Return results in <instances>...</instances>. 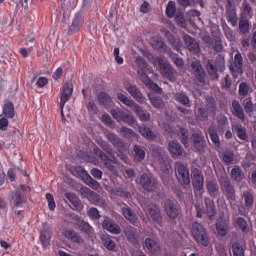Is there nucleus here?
<instances>
[{
    "mask_svg": "<svg viewBox=\"0 0 256 256\" xmlns=\"http://www.w3.org/2000/svg\"><path fill=\"white\" fill-rule=\"evenodd\" d=\"M249 90H251L249 83L242 82L238 86V95L242 98L247 97V95L249 94Z\"/></svg>",
    "mask_w": 256,
    "mask_h": 256,
    "instance_id": "c03bdc74",
    "label": "nucleus"
},
{
    "mask_svg": "<svg viewBox=\"0 0 256 256\" xmlns=\"http://www.w3.org/2000/svg\"><path fill=\"white\" fill-rule=\"evenodd\" d=\"M75 222L77 223V227L80 228V231H82V233H91V225H89L88 222L82 220V217L75 216Z\"/></svg>",
    "mask_w": 256,
    "mask_h": 256,
    "instance_id": "f704fd0d",
    "label": "nucleus"
},
{
    "mask_svg": "<svg viewBox=\"0 0 256 256\" xmlns=\"http://www.w3.org/2000/svg\"><path fill=\"white\" fill-rule=\"evenodd\" d=\"M208 136L210 137V141L212 142V146L219 149L221 147V143L219 142V135L215 128L208 127Z\"/></svg>",
    "mask_w": 256,
    "mask_h": 256,
    "instance_id": "72a5a7b5",
    "label": "nucleus"
},
{
    "mask_svg": "<svg viewBox=\"0 0 256 256\" xmlns=\"http://www.w3.org/2000/svg\"><path fill=\"white\" fill-rule=\"evenodd\" d=\"M45 200L48 201V209H50V211H54V208L57 207L54 203V196H52L51 193H47L45 194Z\"/></svg>",
    "mask_w": 256,
    "mask_h": 256,
    "instance_id": "13d9d810",
    "label": "nucleus"
},
{
    "mask_svg": "<svg viewBox=\"0 0 256 256\" xmlns=\"http://www.w3.org/2000/svg\"><path fill=\"white\" fill-rule=\"evenodd\" d=\"M231 179L235 181V183H240L244 180V172L240 167H234L231 169Z\"/></svg>",
    "mask_w": 256,
    "mask_h": 256,
    "instance_id": "c9c22d12",
    "label": "nucleus"
},
{
    "mask_svg": "<svg viewBox=\"0 0 256 256\" xmlns=\"http://www.w3.org/2000/svg\"><path fill=\"white\" fill-rule=\"evenodd\" d=\"M87 111L91 115H96L98 113V106H96L95 102H89L87 103Z\"/></svg>",
    "mask_w": 256,
    "mask_h": 256,
    "instance_id": "69168bd1",
    "label": "nucleus"
},
{
    "mask_svg": "<svg viewBox=\"0 0 256 256\" xmlns=\"http://www.w3.org/2000/svg\"><path fill=\"white\" fill-rule=\"evenodd\" d=\"M233 158H234V155H233V152H231V151H226V152L222 153V162L225 165H232Z\"/></svg>",
    "mask_w": 256,
    "mask_h": 256,
    "instance_id": "603ef678",
    "label": "nucleus"
},
{
    "mask_svg": "<svg viewBox=\"0 0 256 256\" xmlns=\"http://www.w3.org/2000/svg\"><path fill=\"white\" fill-rule=\"evenodd\" d=\"M103 245L107 249V251H114V248L116 247V244H114V241L109 238H105Z\"/></svg>",
    "mask_w": 256,
    "mask_h": 256,
    "instance_id": "680f3d73",
    "label": "nucleus"
},
{
    "mask_svg": "<svg viewBox=\"0 0 256 256\" xmlns=\"http://www.w3.org/2000/svg\"><path fill=\"white\" fill-rule=\"evenodd\" d=\"M64 237L73 243H77V244L84 243V240L82 239L80 234H77L75 230H71V229L64 230Z\"/></svg>",
    "mask_w": 256,
    "mask_h": 256,
    "instance_id": "c756f323",
    "label": "nucleus"
},
{
    "mask_svg": "<svg viewBox=\"0 0 256 256\" xmlns=\"http://www.w3.org/2000/svg\"><path fill=\"white\" fill-rule=\"evenodd\" d=\"M110 113L112 114L111 118H114L118 123H126L128 125L135 124V116L125 113L119 109H112Z\"/></svg>",
    "mask_w": 256,
    "mask_h": 256,
    "instance_id": "2eb2a0df",
    "label": "nucleus"
},
{
    "mask_svg": "<svg viewBox=\"0 0 256 256\" xmlns=\"http://www.w3.org/2000/svg\"><path fill=\"white\" fill-rule=\"evenodd\" d=\"M164 213H167V217L171 220H175L180 215V208L178 204L173 202L172 200H167L164 202Z\"/></svg>",
    "mask_w": 256,
    "mask_h": 256,
    "instance_id": "f3484780",
    "label": "nucleus"
},
{
    "mask_svg": "<svg viewBox=\"0 0 256 256\" xmlns=\"http://www.w3.org/2000/svg\"><path fill=\"white\" fill-rule=\"evenodd\" d=\"M146 214L151 217V220L162 227V215L160 214V207L150 204L146 207Z\"/></svg>",
    "mask_w": 256,
    "mask_h": 256,
    "instance_id": "a211bd4d",
    "label": "nucleus"
},
{
    "mask_svg": "<svg viewBox=\"0 0 256 256\" xmlns=\"http://www.w3.org/2000/svg\"><path fill=\"white\" fill-rule=\"evenodd\" d=\"M73 176H84L87 175V171L82 166H75L72 169Z\"/></svg>",
    "mask_w": 256,
    "mask_h": 256,
    "instance_id": "0e129e2a",
    "label": "nucleus"
},
{
    "mask_svg": "<svg viewBox=\"0 0 256 256\" xmlns=\"http://www.w3.org/2000/svg\"><path fill=\"white\" fill-rule=\"evenodd\" d=\"M190 235L192 236V239H194V242H196V245L208 247L210 243L208 232L205 230V228H203L201 223L192 222L190 225Z\"/></svg>",
    "mask_w": 256,
    "mask_h": 256,
    "instance_id": "6e6552de",
    "label": "nucleus"
},
{
    "mask_svg": "<svg viewBox=\"0 0 256 256\" xmlns=\"http://www.w3.org/2000/svg\"><path fill=\"white\" fill-rule=\"evenodd\" d=\"M103 229L114 235L121 234V227H119V225L115 224L114 222H112V220L109 219L103 220Z\"/></svg>",
    "mask_w": 256,
    "mask_h": 256,
    "instance_id": "cd10ccee",
    "label": "nucleus"
},
{
    "mask_svg": "<svg viewBox=\"0 0 256 256\" xmlns=\"http://www.w3.org/2000/svg\"><path fill=\"white\" fill-rule=\"evenodd\" d=\"M164 14H166L169 19L173 18V16L176 15V3L169 1V3H167V9L164 10Z\"/></svg>",
    "mask_w": 256,
    "mask_h": 256,
    "instance_id": "49530a36",
    "label": "nucleus"
},
{
    "mask_svg": "<svg viewBox=\"0 0 256 256\" xmlns=\"http://www.w3.org/2000/svg\"><path fill=\"white\" fill-rule=\"evenodd\" d=\"M98 103L103 105V107L108 108L112 106V97L107 94V92L98 93Z\"/></svg>",
    "mask_w": 256,
    "mask_h": 256,
    "instance_id": "2f4dec72",
    "label": "nucleus"
},
{
    "mask_svg": "<svg viewBox=\"0 0 256 256\" xmlns=\"http://www.w3.org/2000/svg\"><path fill=\"white\" fill-rule=\"evenodd\" d=\"M4 116L9 119H13L14 113H13V103L8 102L4 104L3 110H2Z\"/></svg>",
    "mask_w": 256,
    "mask_h": 256,
    "instance_id": "09e8293b",
    "label": "nucleus"
},
{
    "mask_svg": "<svg viewBox=\"0 0 256 256\" xmlns=\"http://www.w3.org/2000/svg\"><path fill=\"white\" fill-rule=\"evenodd\" d=\"M169 154L172 157L183 156V146H180L177 141H169Z\"/></svg>",
    "mask_w": 256,
    "mask_h": 256,
    "instance_id": "c85d7f7f",
    "label": "nucleus"
},
{
    "mask_svg": "<svg viewBox=\"0 0 256 256\" xmlns=\"http://www.w3.org/2000/svg\"><path fill=\"white\" fill-rule=\"evenodd\" d=\"M132 160L135 161V163H141L146 158V152L144 151V148L139 147L138 145L132 146Z\"/></svg>",
    "mask_w": 256,
    "mask_h": 256,
    "instance_id": "a878e982",
    "label": "nucleus"
},
{
    "mask_svg": "<svg viewBox=\"0 0 256 256\" xmlns=\"http://www.w3.org/2000/svg\"><path fill=\"white\" fill-rule=\"evenodd\" d=\"M64 197H66L68 202L71 203V205H73L75 209L80 208V204H81L80 199L77 198V196L73 192H66L64 194Z\"/></svg>",
    "mask_w": 256,
    "mask_h": 256,
    "instance_id": "58836bf2",
    "label": "nucleus"
},
{
    "mask_svg": "<svg viewBox=\"0 0 256 256\" xmlns=\"http://www.w3.org/2000/svg\"><path fill=\"white\" fill-rule=\"evenodd\" d=\"M120 133L123 138H126L128 140L135 139L136 137L135 131L128 127H121Z\"/></svg>",
    "mask_w": 256,
    "mask_h": 256,
    "instance_id": "de8ad7c7",
    "label": "nucleus"
},
{
    "mask_svg": "<svg viewBox=\"0 0 256 256\" xmlns=\"http://www.w3.org/2000/svg\"><path fill=\"white\" fill-rule=\"evenodd\" d=\"M178 131H179L180 143H182L183 145H187V141L189 139L187 129H185L184 127H180Z\"/></svg>",
    "mask_w": 256,
    "mask_h": 256,
    "instance_id": "864d4df0",
    "label": "nucleus"
},
{
    "mask_svg": "<svg viewBox=\"0 0 256 256\" xmlns=\"http://www.w3.org/2000/svg\"><path fill=\"white\" fill-rule=\"evenodd\" d=\"M235 225H238V229H240L242 234L249 233V225L247 224V220H244V218L238 217L235 219Z\"/></svg>",
    "mask_w": 256,
    "mask_h": 256,
    "instance_id": "ea45409f",
    "label": "nucleus"
},
{
    "mask_svg": "<svg viewBox=\"0 0 256 256\" xmlns=\"http://www.w3.org/2000/svg\"><path fill=\"white\" fill-rule=\"evenodd\" d=\"M139 134L148 141L155 140V133L151 130V127L139 126Z\"/></svg>",
    "mask_w": 256,
    "mask_h": 256,
    "instance_id": "7c9ffc66",
    "label": "nucleus"
},
{
    "mask_svg": "<svg viewBox=\"0 0 256 256\" xmlns=\"http://www.w3.org/2000/svg\"><path fill=\"white\" fill-rule=\"evenodd\" d=\"M229 70L233 78H238V76L242 75V54H240V52L235 53L233 56V63L229 65Z\"/></svg>",
    "mask_w": 256,
    "mask_h": 256,
    "instance_id": "dca6fc26",
    "label": "nucleus"
},
{
    "mask_svg": "<svg viewBox=\"0 0 256 256\" xmlns=\"http://www.w3.org/2000/svg\"><path fill=\"white\" fill-rule=\"evenodd\" d=\"M172 18H174V21L176 22V25H178V27L185 29L186 23H185V17L183 16V14H176Z\"/></svg>",
    "mask_w": 256,
    "mask_h": 256,
    "instance_id": "6e6d98bb",
    "label": "nucleus"
},
{
    "mask_svg": "<svg viewBox=\"0 0 256 256\" xmlns=\"http://www.w3.org/2000/svg\"><path fill=\"white\" fill-rule=\"evenodd\" d=\"M176 179L180 185L192 184L195 192L203 190V174L199 168H192V176L189 175V168L182 163L176 165Z\"/></svg>",
    "mask_w": 256,
    "mask_h": 256,
    "instance_id": "f03ea898",
    "label": "nucleus"
},
{
    "mask_svg": "<svg viewBox=\"0 0 256 256\" xmlns=\"http://www.w3.org/2000/svg\"><path fill=\"white\" fill-rule=\"evenodd\" d=\"M252 112H254V103H252L251 100L245 102V108L243 109L242 106H240V102L237 100L231 102V113L235 118H238L240 122H244V113L251 114Z\"/></svg>",
    "mask_w": 256,
    "mask_h": 256,
    "instance_id": "9d476101",
    "label": "nucleus"
},
{
    "mask_svg": "<svg viewBox=\"0 0 256 256\" xmlns=\"http://www.w3.org/2000/svg\"><path fill=\"white\" fill-rule=\"evenodd\" d=\"M242 199H245V207L247 208L254 204V194H251V191H245L242 194Z\"/></svg>",
    "mask_w": 256,
    "mask_h": 256,
    "instance_id": "8fccbe9b",
    "label": "nucleus"
},
{
    "mask_svg": "<svg viewBox=\"0 0 256 256\" xmlns=\"http://www.w3.org/2000/svg\"><path fill=\"white\" fill-rule=\"evenodd\" d=\"M218 182L215 180H208L206 182V190L210 196L215 195L219 190L222 191V194L226 196V200L234 202L235 201V186L231 183V180L228 179V176L222 175L219 176Z\"/></svg>",
    "mask_w": 256,
    "mask_h": 256,
    "instance_id": "7ed1b4c3",
    "label": "nucleus"
},
{
    "mask_svg": "<svg viewBox=\"0 0 256 256\" xmlns=\"http://www.w3.org/2000/svg\"><path fill=\"white\" fill-rule=\"evenodd\" d=\"M203 204L206 205V209L204 210L203 208H201V204L199 203L194 204L196 218L201 219L203 217V214H206V216L208 217V220H212V218H215V215L217 213V210L215 208V201L206 197V198H203Z\"/></svg>",
    "mask_w": 256,
    "mask_h": 256,
    "instance_id": "1a4fd4ad",
    "label": "nucleus"
},
{
    "mask_svg": "<svg viewBox=\"0 0 256 256\" xmlns=\"http://www.w3.org/2000/svg\"><path fill=\"white\" fill-rule=\"evenodd\" d=\"M123 217L131 224H137V215L130 208L122 209Z\"/></svg>",
    "mask_w": 256,
    "mask_h": 256,
    "instance_id": "e433bc0d",
    "label": "nucleus"
},
{
    "mask_svg": "<svg viewBox=\"0 0 256 256\" xmlns=\"http://www.w3.org/2000/svg\"><path fill=\"white\" fill-rule=\"evenodd\" d=\"M207 45L212 47V51H215V53H221V51H223L224 49L223 45H221V40H219V38H215L214 43H210Z\"/></svg>",
    "mask_w": 256,
    "mask_h": 256,
    "instance_id": "5fc2aeb1",
    "label": "nucleus"
},
{
    "mask_svg": "<svg viewBox=\"0 0 256 256\" xmlns=\"http://www.w3.org/2000/svg\"><path fill=\"white\" fill-rule=\"evenodd\" d=\"M124 233H126V237L128 238L129 242H135L137 240V229L132 228L130 226L126 227V229L123 230Z\"/></svg>",
    "mask_w": 256,
    "mask_h": 256,
    "instance_id": "79ce46f5",
    "label": "nucleus"
},
{
    "mask_svg": "<svg viewBox=\"0 0 256 256\" xmlns=\"http://www.w3.org/2000/svg\"><path fill=\"white\" fill-rule=\"evenodd\" d=\"M114 195L122 197V198H128L130 193L123 190L121 187L114 188Z\"/></svg>",
    "mask_w": 256,
    "mask_h": 256,
    "instance_id": "e2e57ef3",
    "label": "nucleus"
},
{
    "mask_svg": "<svg viewBox=\"0 0 256 256\" xmlns=\"http://www.w3.org/2000/svg\"><path fill=\"white\" fill-rule=\"evenodd\" d=\"M137 183L142 186V189H144L146 192H155L157 189V180L153 178V176L146 173L139 175V178H137Z\"/></svg>",
    "mask_w": 256,
    "mask_h": 256,
    "instance_id": "4468645a",
    "label": "nucleus"
},
{
    "mask_svg": "<svg viewBox=\"0 0 256 256\" xmlns=\"http://www.w3.org/2000/svg\"><path fill=\"white\" fill-rule=\"evenodd\" d=\"M148 100L151 101V105L155 107V109H162L164 108V102L160 98V96H157L155 94H148Z\"/></svg>",
    "mask_w": 256,
    "mask_h": 256,
    "instance_id": "4c0bfd02",
    "label": "nucleus"
},
{
    "mask_svg": "<svg viewBox=\"0 0 256 256\" xmlns=\"http://www.w3.org/2000/svg\"><path fill=\"white\" fill-rule=\"evenodd\" d=\"M87 214H88L89 218H91L93 220L100 219V213H99L98 209L95 207H91L89 209V211L87 212Z\"/></svg>",
    "mask_w": 256,
    "mask_h": 256,
    "instance_id": "052dcab7",
    "label": "nucleus"
},
{
    "mask_svg": "<svg viewBox=\"0 0 256 256\" xmlns=\"http://www.w3.org/2000/svg\"><path fill=\"white\" fill-rule=\"evenodd\" d=\"M151 46L160 53H167L171 51V49H167V44L164 43L162 37L151 38Z\"/></svg>",
    "mask_w": 256,
    "mask_h": 256,
    "instance_id": "b1692460",
    "label": "nucleus"
},
{
    "mask_svg": "<svg viewBox=\"0 0 256 256\" xmlns=\"http://www.w3.org/2000/svg\"><path fill=\"white\" fill-rule=\"evenodd\" d=\"M231 251L233 253V256H244V249L242 248V245L240 243L235 242L231 245Z\"/></svg>",
    "mask_w": 256,
    "mask_h": 256,
    "instance_id": "3c124183",
    "label": "nucleus"
},
{
    "mask_svg": "<svg viewBox=\"0 0 256 256\" xmlns=\"http://www.w3.org/2000/svg\"><path fill=\"white\" fill-rule=\"evenodd\" d=\"M217 127L222 130L226 129V127H228V118H226V116H219Z\"/></svg>",
    "mask_w": 256,
    "mask_h": 256,
    "instance_id": "bf43d9fd",
    "label": "nucleus"
},
{
    "mask_svg": "<svg viewBox=\"0 0 256 256\" xmlns=\"http://www.w3.org/2000/svg\"><path fill=\"white\" fill-rule=\"evenodd\" d=\"M80 194L82 195V197L84 199L89 200V202L92 205H96L100 208H105V206H106L105 200H103V198H100V195H98V193L91 191L87 187H82L80 189Z\"/></svg>",
    "mask_w": 256,
    "mask_h": 256,
    "instance_id": "ddd939ff",
    "label": "nucleus"
},
{
    "mask_svg": "<svg viewBox=\"0 0 256 256\" xmlns=\"http://www.w3.org/2000/svg\"><path fill=\"white\" fill-rule=\"evenodd\" d=\"M226 22L231 24V27L238 26L242 34L249 33V20L244 17L238 20V14L235 13V8L231 5V1L226 4Z\"/></svg>",
    "mask_w": 256,
    "mask_h": 256,
    "instance_id": "39448f33",
    "label": "nucleus"
},
{
    "mask_svg": "<svg viewBox=\"0 0 256 256\" xmlns=\"http://www.w3.org/2000/svg\"><path fill=\"white\" fill-rule=\"evenodd\" d=\"M167 54L169 55L171 61L174 62V65H176V67L180 68L184 66L183 58L178 57V54L174 53L171 50L167 51Z\"/></svg>",
    "mask_w": 256,
    "mask_h": 256,
    "instance_id": "37998d69",
    "label": "nucleus"
},
{
    "mask_svg": "<svg viewBox=\"0 0 256 256\" xmlns=\"http://www.w3.org/2000/svg\"><path fill=\"white\" fill-rule=\"evenodd\" d=\"M174 100H176V103L183 105L185 107H189V98L185 93L178 92L174 95Z\"/></svg>",
    "mask_w": 256,
    "mask_h": 256,
    "instance_id": "a19ab883",
    "label": "nucleus"
},
{
    "mask_svg": "<svg viewBox=\"0 0 256 256\" xmlns=\"http://www.w3.org/2000/svg\"><path fill=\"white\" fill-rule=\"evenodd\" d=\"M126 91H128V94L132 97V99H135L137 103L144 104L146 101V98H144V95L141 94V91H139V88L135 85H130L126 87Z\"/></svg>",
    "mask_w": 256,
    "mask_h": 256,
    "instance_id": "412c9836",
    "label": "nucleus"
},
{
    "mask_svg": "<svg viewBox=\"0 0 256 256\" xmlns=\"http://www.w3.org/2000/svg\"><path fill=\"white\" fill-rule=\"evenodd\" d=\"M38 238H40L41 245L44 248L50 246V238H51L50 231H47V230L41 231V235Z\"/></svg>",
    "mask_w": 256,
    "mask_h": 256,
    "instance_id": "a18cd8bd",
    "label": "nucleus"
},
{
    "mask_svg": "<svg viewBox=\"0 0 256 256\" xmlns=\"http://www.w3.org/2000/svg\"><path fill=\"white\" fill-rule=\"evenodd\" d=\"M215 229L219 237H226V234H228V223L224 218H219L215 224Z\"/></svg>",
    "mask_w": 256,
    "mask_h": 256,
    "instance_id": "bb28decb",
    "label": "nucleus"
},
{
    "mask_svg": "<svg viewBox=\"0 0 256 256\" xmlns=\"http://www.w3.org/2000/svg\"><path fill=\"white\" fill-rule=\"evenodd\" d=\"M73 95V84L67 82L64 84V88L61 89V95L59 96V107L61 108V121H66V116H64V106L70 100V96Z\"/></svg>",
    "mask_w": 256,
    "mask_h": 256,
    "instance_id": "f8f14e48",
    "label": "nucleus"
},
{
    "mask_svg": "<svg viewBox=\"0 0 256 256\" xmlns=\"http://www.w3.org/2000/svg\"><path fill=\"white\" fill-rule=\"evenodd\" d=\"M215 249L217 250V254L219 256H227L226 254V248L224 247V245L220 244V243H217L215 245Z\"/></svg>",
    "mask_w": 256,
    "mask_h": 256,
    "instance_id": "774afa93",
    "label": "nucleus"
},
{
    "mask_svg": "<svg viewBox=\"0 0 256 256\" xmlns=\"http://www.w3.org/2000/svg\"><path fill=\"white\" fill-rule=\"evenodd\" d=\"M144 248L151 255H156L157 253H160V245L151 238H146V240H144Z\"/></svg>",
    "mask_w": 256,
    "mask_h": 256,
    "instance_id": "393cba45",
    "label": "nucleus"
},
{
    "mask_svg": "<svg viewBox=\"0 0 256 256\" xmlns=\"http://www.w3.org/2000/svg\"><path fill=\"white\" fill-rule=\"evenodd\" d=\"M167 40H169L171 46L174 47V50H176V52L178 53H180V51H183V49L194 55H199V53H201V47L199 45V42H197L192 36H189L187 34L183 35V42H180V39H177L172 34L167 35Z\"/></svg>",
    "mask_w": 256,
    "mask_h": 256,
    "instance_id": "20e7f679",
    "label": "nucleus"
},
{
    "mask_svg": "<svg viewBox=\"0 0 256 256\" xmlns=\"http://www.w3.org/2000/svg\"><path fill=\"white\" fill-rule=\"evenodd\" d=\"M107 141H110L112 143V146L116 148L119 152L127 151L128 146L119 138V136H116L114 133H108L107 134Z\"/></svg>",
    "mask_w": 256,
    "mask_h": 256,
    "instance_id": "aec40b11",
    "label": "nucleus"
},
{
    "mask_svg": "<svg viewBox=\"0 0 256 256\" xmlns=\"http://www.w3.org/2000/svg\"><path fill=\"white\" fill-rule=\"evenodd\" d=\"M231 133L238 137L240 141H247V128H244L242 124H233L231 126Z\"/></svg>",
    "mask_w": 256,
    "mask_h": 256,
    "instance_id": "4be33fe9",
    "label": "nucleus"
},
{
    "mask_svg": "<svg viewBox=\"0 0 256 256\" xmlns=\"http://www.w3.org/2000/svg\"><path fill=\"white\" fill-rule=\"evenodd\" d=\"M100 149H103V151L96 150L95 154L100 159V162H103V165L107 169V171H110L112 174H116V168L114 165L119 164V159H116L114 156L113 150L111 146H100Z\"/></svg>",
    "mask_w": 256,
    "mask_h": 256,
    "instance_id": "423d86ee",
    "label": "nucleus"
},
{
    "mask_svg": "<svg viewBox=\"0 0 256 256\" xmlns=\"http://www.w3.org/2000/svg\"><path fill=\"white\" fill-rule=\"evenodd\" d=\"M192 143L194 144V148H196V151H203L205 147V142L203 141V138L199 134H192Z\"/></svg>",
    "mask_w": 256,
    "mask_h": 256,
    "instance_id": "473e14b6",
    "label": "nucleus"
},
{
    "mask_svg": "<svg viewBox=\"0 0 256 256\" xmlns=\"http://www.w3.org/2000/svg\"><path fill=\"white\" fill-rule=\"evenodd\" d=\"M191 68L196 84H205V72H208L210 79L217 81L219 79L217 72L222 73L226 69L224 56L218 55L215 60H208L206 62V70H203V67L199 62H192Z\"/></svg>",
    "mask_w": 256,
    "mask_h": 256,
    "instance_id": "f257e3e1",
    "label": "nucleus"
},
{
    "mask_svg": "<svg viewBox=\"0 0 256 256\" xmlns=\"http://www.w3.org/2000/svg\"><path fill=\"white\" fill-rule=\"evenodd\" d=\"M116 99H119V102H121V104L126 105V107L132 110V112H135V115H137L139 121L147 122L148 120H151V114H148V111L144 110L143 108H141V106L137 105L135 101L130 100V98H128V96H125V94H116Z\"/></svg>",
    "mask_w": 256,
    "mask_h": 256,
    "instance_id": "0eeeda50",
    "label": "nucleus"
},
{
    "mask_svg": "<svg viewBox=\"0 0 256 256\" xmlns=\"http://www.w3.org/2000/svg\"><path fill=\"white\" fill-rule=\"evenodd\" d=\"M158 66H160V73L164 78L169 81H173V69L162 57H158Z\"/></svg>",
    "mask_w": 256,
    "mask_h": 256,
    "instance_id": "6ab92c4d",
    "label": "nucleus"
},
{
    "mask_svg": "<svg viewBox=\"0 0 256 256\" xmlns=\"http://www.w3.org/2000/svg\"><path fill=\"white\" fill-rule=\"evenodd\" d=\"M84 183H86L87 186H89V188L91 189H94V190L100 189V183H98L96 180L91 178V176H87V179L86 181H84Z\"/></svg>",
    "mask_w": 256,
    "mask_h": 256,
    "instance_id": "4d7b16f0",
    "label": "nucleus"
},
{
    "mask_svg": "<svg viewBox=\"0 0 256 256\" xmlns=\"http://www.w3.org/2000/svg\"><path fill=\"white\" fill-rule=\"evenodd\" d=\"M29 191L30 189L28 186H19L18 190L11 192L9 203L16 208L22 207V205L27 202V193H29Z\"/></svg>",
    "mask_w": 256,
    "mask_h": 256,
    "instance_id": "9b49d317",
    "label": "nucleus"
},
{
    "mask_svg": "<svg viewBox=\"0 0 256 256\" xmlns=\"http://www.w3.org/2000/svg\"><path fill=\"white\" fill-rule=\"evenodd\" d=\"M139 80H142V82H144V85H146L148 89H151L155 93H162V88H160V86H157V84H155L153 80H151V78H148L146 74L139 72Z\"/></svg>",
    "mask_w": 256,
    "mask_h": 256,
    "instance_id": "5701e85b",
    "label": "nucleus"
},
{
    "mask_svg": "<svg viewBox=\"0 0 256 256\" xmlns=\"http://www.w3.org/2000/svg\"><path fill=\"white\" fill-rule=\"evenodd\" d=\"M103 123H105V125L110 128H114L115 126L114 120H112V117L108 114H103Z\"/></svg>",
    "mask_w": 256,
    "mask_h": 256,
    "instance_id": "338daca9",
    "label": "nucleus"
}]
</instances>
